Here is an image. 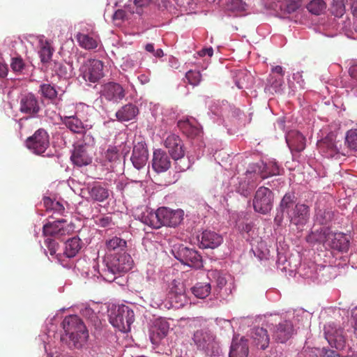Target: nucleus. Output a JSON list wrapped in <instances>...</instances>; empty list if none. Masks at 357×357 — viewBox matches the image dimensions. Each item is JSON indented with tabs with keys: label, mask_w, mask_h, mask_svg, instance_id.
<instances>
[{
	"label": "nucleus",
	"mask_w": 357,
	"mask_h": 357,
	"mask_svg": "<svg viewBox=\"0 0 357 357\" xmlns=\"http://www.w3.org/2000/svg\"><path fill=\"white\" fill-rule=\"evenodd\" d=\"M132 263L133 261L130 255L125 252L116 254L112 256L106 263V268L100 274L105 280L112 282L116 279L117 275H121L130 271Z\"/></svg>",
	"instance_id": "nucleus-1"
},
{
	"label": "nucleus",
	"mask_w": 357,
	"mask_h": 357,
	"mask_svg": "<svg viewBox=\"0 0 357 357\" xmlns=\"http://www.w3.org/2000/svg\"><path fill=\"white\" fill-rule=\"evenodd\" d=\"M192 340L197 350L203 351L207 356L219 354L220 346L216 337L206 327L196 330L193 333Z\"/></svg>",
	"instance_id": "nucleus-2"
},
{
	"label": "nucleus",
	"mask_w": 357,
	"mask_h": 357,
	"mask_svg": "<svg viewBox=\"0 0 357 357\" xmlns=\"http://www.w3.org/2000/svg\"><path fill=\"white\" fill-rule=\"evenodd\" d=\"M66 334L74 342L86 340L88 331L82 320L77 315L66 317L62 322Z\"/></svg>",
	"instance_id": "nucleus-3"
},
{
	"label": "nucleus",
	"mask_w": 357,
	"mask_h": 357,
	"mask_svg": "<svg viewBox=\"0 0 357 357\" xmlns=\"http://www.w3.org/2000/svg\"><path fill=\"white\" fill-rule=\"evenodd\" d=\"M104 64L98 59H88L79 68L80 76L89 84L98 82L104 77Z\"/></svg>",
	"instance_id": "nucleus-4"
},
{
	"label": "nucleus",
	"mask_w": 357,
	"mask_h": 357,
	"mask_svg": "<svg viewBox=\"0 0 357 357\" xmlns=\"http://www.w3.org/2000/svg\"><path fill=\"white\" fill-rule=\"evenodd\" d=\"M134 320V312L124 305L118 306L109 315V322L121 331H128Z\"/></svg>",
	"instance_id": "nucleus-5"
},
{
	"label": "nucleus",
	"mask_w": 357,
	"mask_h": 357,
	"mask_svg": "<svg viewBox=\"0 0 357 357\" xmlns=\"http://www.w3.org/2000/svg\"><path fill=\"white\" fill-rule=\"evenodd\" d=\"M50 145L47 132L44 128H39L26 140V147L37 155L43 153Z\"/></svg>",
	"instance_id": "nucleus-6"
},
{
	"label": "nucleus",
	"mask_w": 357,
	"mask_h": 357,
	"mask_svg": "<svg viewBox=\"0 0 357 357\" xmlns=\"http://www.w3.org/2000/svg\"><path fill=\"white\" fill-rule=\"evenodd\" d=\"M273 202V192L268 188L260 187L256 191L253 199L254 209L261 214H266L271 211Z\"/></svg>",
	"instance_id": "nucleus-7"
},
{
	"label": "nucleus",
	"mask_w": 357,
	"mask_h": 357,
	"mask_svg": "<svg viewBox=\"0 0 357 357\" xmlns=\"http://www.w3.org/2000/svg\"><path fill=\"white\" fill-rule=\"evenodd\" d=\"M319 149L328 158H339L348 155V150L342 147V142L336 141L333 135H328L318 144Z\"/></svg>",
	"instance_id": "nucleus-8"
},
{
	"label": "nucleus",
	"mask_w": 357,
	"mask_h": 357,
	"mask_svg": "<svg viewBox=\"0 0 357 357\" xmlns=\"http://www.w3.org/2000/svg\"><path fill=\"white\" fill-rule=\"evenodd\" d=\"M324 336L331 347L342 349L345 346L343 329L334 323H328L324 326Z\"/></svg>",
	"instance_id": "nucleus-9"
},
{
	"label": "nucleus",
	"mask_w": 357,
	"mask_h": 357,
	"mask_svg": "<svg viewBox=\"0 0 357 357\" xmlns=\"http://www.w3.org/2000/svg\"><path fill=\"white\" fill-rule=\"evenodd\" d=\"M73 231V226L67 223L66 220L59 219L52 222H48L43 226V234L45 236H55L61 238L68 235Z\"/></svg>",
	"instance_id": "nucleus-10"
},
{
	"label": "nucleus",
	"mask_w": 357,
	"mask_h": 357,
	"mask_svg": "<svg viewBox=\"0 0 357 357\" xmlns=\"http://www.w3.org/2000/svg\"><path fill=\"white\" fill-rule=\"evenodd\" d=\"M182 264L199 269L203 266L202 256L195 250L181 246L175 255Z\"/></svg>",
	"instance_id": "nucleus-11"
},
{
	"label": "nucleus",
	"mask_w": 357,
	"mask_h": 357,
	"mask_svg": "<svg viewBox=\"0 0 357 357\" xmlns=\"http://www.w3.org/2000/svg\"><path fill=\"white\" fill-rule=\"evenodd\" d=\"M19 102V111L22 114L34 116L40 111L38 98L33 93L29 92L22 94Z\"/></svg>",
	"instance_id": "nucleus-12"
},
{
	"label": "nucleus",
	"mask_w": 357,
	"mask_h": 357,
	"mask_svg": "<svg viewBox=\"0 0 357 357\" xmlns=\"http://www.w3.org/2000/svg\"><path fill=\"white\" fill-rule=\"evenodd\" d=\"M100 96L107 101L119 102L126 96L124 88L119 83L109 82L101 86Z\"/></svg>",
	"instance_id": "nucleus-13"
},
{
	"label": "nucleus",
	"mask_w": 357,
	"mask_h": 357,
	"mask_svg": "<svg viewBox=\"0 0 357 357\" xmlns=\"http://www.w3.org/2000/svg\"><path fill=\"white\" fill-rule=\"evenodd\" d=\"M287 214L291 223L302 229L309 221L310 208L306 204H297L290 211H287Z\"/></svg>",
	"instance_id": "nucleus-14"
},
{
	"label": "nucleus",
	"mask_w": 357,
	"mask_h": 357,
	"mask_svg": "<svg viewBox=\"0 0 357 357\" xmlns=\"http://www.w3.org/2000/svg\"><path fill=\"white\" fill-rule=\"evenodd\" d=\"M273 339L278 343H285L293 335L294 328L291 321L282 320L273 328H270Z\"/></svg>",
	"instance_id": "nucleus-15"
},
{
	"label": "nucleus",
	"mask_w": 357,
	"mask_h": 357,
	"mask_svg": "<svg viewBox=\"0 0 357 357\" xmlns=\"http://www.w3.org/2000/svg\"><path fill=\"white\" fill-rule=\"evenodd\" d=\"M183 213L181 210H172L166 207L158 208V218L162 226L176 227L183 220Z\"/></svg>",
	"instance_id": "nucleus-16"
},
{
	"label": "nucleus",
	"mask_w": 357,
	"mask_h": 357,
	"mask_svg": "<svg viewBox=\"0 0 357 357\" xmlns=\"http://www.w3.org/2000/svg\"><path fill=\"white\" fill-rule=\"evenodd\" d=\"M349 236L342 232H333L330 230L326 239V247L342 252L349 250Z\"/></svg>",
	"instance_id": "nucleus-17"
},
{
	"label": "nucleus",
	"mask_w": 357,
	"mask_h": 357,
	"mask_svg": "<svg viewBox=\"0 0 357 357\" xmlns=\"http://www.w3.org/2000/svg\"><path fill=\"white\" fill-rule=\"evenodd\" d=\"M164 144L174 160L181 159L184 156L183 144L178 135H169L165 140Z\"/></svg>",
	"instance_id": "nucleus-18"
},
{
	"label": "nucleus",
	"mask_w": 357,
	"mask_h": 357,
	"mask_svg": "<svg viewBox=\"0 0 357 357\" xmlns=\"http://www.w3.org/2000/svg\"><path fill=\"white\" fill-rule=\"evenodd\" d=\"M148 158L149 153L146 144L142 142L135 144L130 158L133 166L137 169H141L146 165Z\"/></svg>",
	"instance_id": "nucleus-19"
},
{
	"label": "nucleus",
	"mask_w": 357,
	"mask_h": 357,
	"mask_svg": "<svg viewBox=\"0 0 357 357\" xmlns=\"http://www.w3.org/2000/svg\"><path fill=\"white\" fill-rule=\"evenodd\" d=\"M249 354L248 339L244 336L233 337L229 357H248Z\"/></svg>",
	"instance_id": "nucleus-20"
},
{
	"label": "nucleus",
	"mask_w": 357,
	"mask_h": 357,
	"mask_svg": "<svg viewBox=\"0 0 357 357\" xmlns=\"http://www.w3.org/2000/svg\"><path fill=\"white\" fill-rule=\"evenodd\" d=\"M60 119L62 124L74 134L85 135L86 131L90 129L77 116H61Z\"/></svg>",
	"instance_id": "nucleus-21"
},
{
	"label": "nucleus",
	"mask_w": 357,
	"mask_h": 357,
	"mask_svg": "<svg viewBox=\"0 0 357 357\" xmlns=\"http://www.w3.org/2000/svg\"><path fill=\"white\" fill-rule=\"evenodd\" d=\"M171 167V160L167 153L162 149L153 151L152 167L158 173L164 172Z\"/></svg>",
	"instance_id": "nucleus-22"
},
{
	"label": "nucleus",
	"mask_w": 357,
	"mask_h": 357,
	"mask_svg": "<svg viewBox=\"0 0 357 357\" xmlns=\"http://www.w3.org/2000/svg\"><path fill=\"white\" fill-rule=\"evenodd\" d=\"M257 176L256 169L252 171L248 170L245 177L241 178L239 181L238 186L236 188L237 192L244 197H248L255 186Z\"/></svg>",
	"instance_id": "nucleus-23"
},
{
	"label": "nucleus",
	"mask_w": 357,
	"mask_h": 357,
	"mask_svg": "<svg viewBox=\"0 0 357 357\" xmlns=\"http://www.w3.org/2000/svg\"><path fill=\"white\" fill-rule=\"evenodd\" d=\"M286 142L292 152H301L305 148V139L297 130H291L286 135Z\"/></svg>",
	"instance_id": "nucleus-24"
},
{
	"label": "nucleus",
	"mask_w": 357,
	"mask_h": 357,
	"mask_svg": "<svg viewBox=\"0 0 357 357\" xmlns=\"http://www.w3.org/2000/svg\"><path fill=\"white\" fill-rule=\"evenodd\" d=\"M251 337L258 348L265 350L269 345L270 337L268 331L263 327H255L252 330Z\"/></svg>",
	"instance_id": "nucleus-25"
},
{
	"label": "nucleus",
	"mask_w": 357,
	"mask_h": 357,
	"mask_svg": "<svg viewBox=\"0 0 357 357\" xmlns=\"http://www.w3.org/2000/svg\"><path fill=\"white\" fill-rule=\"evenodd\" d=\"M222 237L220 234L206 230L202 234L201 248L214 249L218 247L222 243Z\"/></svg>",
	"instance_id": "nucleus-26"
},
{
	"label": "nucleus",
	"mask_w": 357,
	"mask_h": 357,
	"mask_svg": "<svg viewBox=\"0 0 357 357\" xmlns=\"http://www.w3.org/2000/svg\"><path fill=\"white\" fill-rule=\"evenodd\" d=\"M178 126L184 134L191 138L199 137L202 133L201 126L197 122L193 123L189 119L179 121Z\"/></svg>",
	"instance_id": "nucleus-27"
},
{
	"label": "nucleus",
	"mask_w": 357,
	"mask_h": 357,
	"mask_svg": "<svg viewBox=\"0 0 357 357\" xmlns=\"http://www.w3.org/2000/svg\"><path fill=\"white\" fill-rule=\"evenodd\" d=\"M70 160L73 163L78 167H82L90 164L92 161L91 157L89 156L86 149L82 146H75Z\"/></svg>",
	"instance_id": "nucleus-28"
},
{
	"label": "nucleus",
	"mask_w": 357,
	"mask_h": 357,
	"mask_svg": "<svg viewBox=\"0 0 357 357\" xmlns=\"http://www.w3.org/2000/svg\"><path fill=\"white\" fill-rule=\"evenodd\" d=\"M138 112V108L135 105L130 103L121 107L116 112V116L120 121H128L133 119Z\"/></svg>",
	"instance_id": "nucleus-29"
},
{
	"label": "nucleus",
	"mask_w": 357,
	"mask_h": 357,
	"mask_svg": "<svg viewBox=\"0 0 357 357\" xmlns=\"http://www.w3.org/2000/svg\"><path fill=\"white\" fill-rule=\"evenodd\" d=\"M88 189L89 197L94 202H104L109 196V190L98 184L89 187Z\"/></svg>",
	"instance_id": "nucleus-30"
},
{
	"label": "nucleus",
	"mask_w": 357,
	"mask_h": 357,
	"mask_svg": "<svg viewBox=\"0 0 357 357\" xmlns=\"http://www.w3.org/2000/svg\"><path fill=\"white\" fill-rule=\"evenodd\" d=\"M76 39L79 45L88 50L96 49L99 43L98 37H93L89 34L78 33Z\"/></svg>",
	"instance_id": "nucleus-31"
},
{
	"label": "nucleus",
	"mask_w": 357,
	"mask_h": 357,
	"mask_svg": "<svg viewBox=\"0 0 357 357\" xmlns=\"http://www.w3.org/2000/svg\"><path fill=\"white\" fill-rule=\"evenodd\" d=\"M82 248V241L78 237H73L65 243L63 255L68 258L76 256Z\"/></svg>",
	"instance_id": "nucleus-32"
},
{
	"label": "nucleus",
	"mask_w": 357,
	"mask_h": 357,
	"mask_svg": "<svg viewBox=\"0 0 357 357\" xmlns=\"http://www.w3.org/2000/svg\"><path fill=\"white\" fill-rule=\"evenodd\" d=\"M140 220L144 225L152 228L158 229L161 227V223H160L158 218V209L155 212L146 210L142 213Z\"/></svg>",
	"instance_id": "nucleus-33"
},
{
	"label": "nucleus",
	"mask_w": 357,
	"mask_h": 357,
	"mask_svg": "<svg viewBox=\"0 0 357 357\" xmlns=\"http://www.w3.org/2000/svg\"><path fill=\"white\" fill-rule=\"evenodd\" d=\"M284 79L281 75L270 74L267 79L265 90L271 93H279L283 84Z\"/></svg>",
	"instance_id": "nucleus-34"
},
{
	"label": "nucleus",
	"mask_w": 357,
	"mask_h": 357,
	"mask_svg": "<svg viewBox=\"0 0 357 357\" xmlns=\"http://www.w3.org/2000/svg\"><path fill=\"white\" fill-rule=\"evenodd\" d=\"M330 229L328 228L321 229L312 231L307 236V241L311 243H323L326 246V239H327L328 234Z\"/></svg>",
	"instance_id": "nucleus-35"
},
{
	"label": "nucleus",
	"mask_w": 357,
	"mask_h": 357,
	"mask_svg": "<svg viewBox=\"0 0 357 357\" xmlns=\"http://www.w3.org/2000/svg\"><path fill=\"white\" fill-rule=\"evenodd\" d=\"M333 211L328 208H318L316 210V220L320 225H327L332 221Z\"/></svg>",
	"instance_id": "nucleus-36"
},
{
	"label": "nucleus",
	"mask_w": 357,
	"mask_h": 357,
	"mask_svg": "<svg viewBox=\"0 0 357 357\" xmlns=\"http://www.w3.org/2000/svg\"><path fill=\"white\" fill-rule=\"evenodd\" d=\"M126 244L127 243L124 239L116 236L106 241V247L109 251H124Z\"/></svg>",
	"instance_id": "nucleus-37"
},
{
	"label": "nucleus",
	"mask_w": 357,
	"mask_h": 357,
	"mask_svg": "<svg viewBox=\"0 0 357 357\" xmlns=\"http://www.w3.org/2000/svg\"><path fill=\"white\" fill-rule=\"evenodd\" d=\"M211 287L210 283H197L192 288V294L199 298H205L211 292Z\"/></svg>",
	"instance_id": "nucleus-38"
},
{
	"label": "nucleus",
	"mask_w": 357,
	"mask_h": 357,
	"mask_svg": "<svg viewBox=\"0 0 357 357\" xmlns=\"http://www.w3.org/2000/svg\"><path fill=\"white\" fill-rule=\"evenodd\" d=\"M296 202V197L294 192H287L282 197L280 208L282 212L290 211V208L293 207Z\"/></svg>",
	"instance_id": "nucleus-39"
},
{
	"label": "nucleus",
	"mask_w": 357,
	"mask_h": 357,
	"mask_svg": "<svg viewBox=\"0 0 357 357\" xmlns=\"http://www.w3.org/2000/svg\"><path fill=\"white\" fill-rule=\"evenodd\" d=\"M280 170L276 162H269L268 164L264 165L263 169L259 172L258 174L262 179L267 178L269 176L279 174Z\"/></svg>",
	"instance_id": "nucleus-40"
},
{
	"label": "nucleus",
	"mask_w": 357,
	"mask_h": 357,
	"mask_svg": "<svg viewBox=\"0 0 357 357\" xmlns=\"http://www.w3.org/2000/svg\"><path fill=\"white\" fill-rule=\"evenodd\" d=\"M326 5L323 0H312L307 6L311 13L319 15L326 9Z\"/></svg>",
	"instance_id": "nucleus-41"
},
{
	"label": "nucleus",
	"mask_w": 357,
	"mask_h": 357,
	"mask_svg": "<svg viewBox=\"0 0 357 357\" xmlns=\"http://www.w3.org/2000/svg\"><path fill=\"white\" fill-rule=\"evenodd\" d=\"M345 142L347 144L346 148L348 151H357V130H350L347 132L345 137Z\"/></svg>",
	"instance_id": "nucleus-42"
},
{
	"label": "nucleus",
	"mask_w": 357,
	"mask_h": 357,
	"mask_svg": "<svg viewBox=\"0 0 357 357\" xmlns=\"http://www.w3.org/2000/svg\"><path fill=\"white\" fill-rule=\"evenodd\" d=\"M39 92L45 98L53 100L57 96V91L54 86L50 84H43L40 86Z\"/></svg>",
	"instance_id": "nucleus-43"
},
{
	"label": "nucleus",
	"mask_w": 357,
	"mask_h": 357,
	"mask_svg": "<svg viewBox=\"0 0 357 357\" xmlns=\"http://www.w3.org/2000/svg\"><path fill=\"white\" fill-rule=\"evenodd\" d=\"M155 328L158 337L162 339L169 331V324L165 320H160L155 324Z\"/></svg>",
	"instance_id": "nucleus-44"
},
{
	"label": "nucleus",
	"mask_w": 357,
	"mask_h": 357,
	"mask_svg": "<svg viewBox=\"0 0 357 357\" xmlns=\"http://www.w3.org/2000/svg\"><path fill=\"white\" fill-rule=\"evenodd\" d=\"M185 78L190 84L197 86L202 79V75L199 71L189 70L185 74Z\"/></svg>",
	"instance_id": "nucleus-45"
},
{
	"label": "nucleus",
	"mask_w": 357,
	"mask_h": 357,
	"mask_svg": "<svg viewBox=\"0 0 357 357\" xmlns=\"http://www.w3.org/2000/svg\"><path fill=\"white\" fill-rule=\"evenodd\" d=\"M105 158L109 162H114L119 160V153L116 146H110L105 152Z\"/></svg>",
	"instance_id": "nucleus-46"
},
{
	"label": "nucleus",
	"mask_w": 357,
	"mask_h": 357,
	"mask_svg": "<svg viewBox=\"0 0 357 357\" xmlns=\"http://www.w3.org/2000/svg\"><path fill=\"white\" fill-rule=\"evenodd\" d=\"M39 54L41 59V61L47 62L49 60H50L52 57V50L50 46L47 43L41 47Z\"/></svg>",
	"instance_id": "nucleus-47"
},
{
	"label": "nucleus",
	"mask_w": 357,
	"mask_h": 357,
	"mask_svg": "<svg viewBox=\"0 0 357 357\" xmlns=\"http://www.w3.org/2000/svg\"><path fill=\"white\" fill-rule=\"evenodd\" d=\"M208 277L211 279V278L216 280V283L220 288H222L227 283V281L224 277H222L219 271H212L208 273Z\"/></svg>",
	"instance_id": "nucleus-48"
},
{
	"label": "nucleus",
	"mask_w": 357,
	"mask_h": 357,
	"mask_svg": "<svg viewBox=\"0 0 357 357\" xmlns=\"http://www.w3.org/2000/svg\"><path fill=\"white\" fill-rule=\"evenodd\" d=\"M10 67L15 72H20L24 67V63L21 57H13L10 63Z\"/></svg>",
	"instance_id": "nucleus-49"
},
{
	"label": "nucleus",
	"mask_w": 357,
	"mask_h": 357,
	"mask_svg": "<svg viewBox=\"0 0 357 357\" xmlns=\"http://www.w3.org/2000/svg\"><path fill=\"white\" fill-rule=\"evenodd\" d=\"M45 245L47 248L51 255H54L56 253L59 244L55 240L47 238L45 240Z\"/></svg>",
	"instance_id": "nucleus-50"
},
{
	"label": "nucleus",
	"mask_w": 357,
	"mask_h": 357,
	"mask_svg": "<svg viewBox=\"0 0 357 357\" xmlns=\"http://www.w3.org/2000/svg\"><path fill=\"white\" fill-rule=\"evenodd\" d=\"M44 203L45 205H48L50 203L52 204V209L60 214H62L65 210L64 206L60 202H54L50 198H45Z\"/></svg>",
	"instance_id": "nucleus-51"
},
{
	"label": "nucleus",
	"mask_w": 357,
	"mask_h": 357,
	"mask_svg": "<svg viewBox=\"0 0 357 357\" xmlns=\"http://www.w3.org/2000/svg\"><path fill=\"white\" fill-rule=\"evenodd\" d=\"M301 1L298 0H293L288 2L285 6L284 10L289 14L295 12L300 7Z\"/></svg>",
	"instance_id": "nucleus-52"
},
{
	"label": "nucleus",
	"mask_w": 357,
	"mask_h": 357,
	"mask_svg": "<svg viewBox=\"0 0 357 357\" xmlns=\"http://www.w3.org/2000/svg\"><path fill=\"white\" fill-rule=\"evenodd\" d=\"M231 8L242 10L245 9V3L243 0H231Z\"/></svg>",
	"instance_id": "nucleus-53"
},
{
	"label": "nucleus",
	"mask_w": 357,
	"mask_h": 357,
	"mask_svg": "<svg viewBox=\"0 0 357 357\" xmlns=\"http://www.w3.org/2000/svg\"><path fill=\"white\" fill-rule=\"evenodd\" d=\"M112 218L110 217H101L97 220V224L100 227H105L110 225Z\"/></svg>",
	"instance_id": "nucleus-54"
},
{
	"label": "nucleus",
	"mask_w": 357,
	"mask_h": 357,
	"mask_svg": "<svg viewBox=\"0 0 357 357\" xmlns=\"http://www.w3.org/2000/svg\"><path fill=\"white\" fill-rule=\"evenodd\" d=\"M126 11L121 9L117 10L114 15H113V20H123L126 17Z\"/></svg>",
	"instance_id": "nucleus-55"
},
{
	"label": "nucleus",
	"mask_w": 357,
	"mask_h": 357,
	"mask_svg": "<svg viewBox=\"0 0 357 357\" xmlns=\"http://www.w3.org/2000/svg\"><path fill=\"white\" fill-rule=\"evenodd\" d=\"M351 318L354 321V333L357 336V306L351 310Z\"/></svg>",
	"instance_id": "nucleus-56"
},
{
	"label": "nucleus",
	"mask_w": 357,
	"mask_h": 357,
	"mask_svg": "<svg viewBox=\"0 0 357 357\" xmlns=\"http://www.w3.org/2000/svg\"><path fill=\"white\" fill-rule=\"evenodd\" d=\"M271 74L275 75H281L282 78H283L284 73L282 66H276L272 68Z\"/></svg>",
	"instance_id": "nucleus-57"
},
{
	"label": "nucleus",
	"mask_w": 357,
	"mask_h": 357,
	"mask_svg": "<svg viewBox=\"0 0 357 357\" xmlns=\"http://www.w3.org/2000/svg\"><path fill=\"white\" fill-rule=\"evenodd\" d=\"M198 54H199V55L200 56H204L206 55H208L209 56H212L213 54V50L211 47H207V48H204L202 50H200L198 52Z\"/></svg>",
	"instance_id": "nucleus-58"
},
{
	"label": "nucleus",
	"mask_w": 357,
	"mask_h": 357,
	"mask_svg": "<svg viewBox=\"0 0 357 357\" xmlns=\"http://www.w3.org/2000/svg\"><path fill=\"white\" fill-rule=\"evenodd\" d=\"M158 0H133L134 3L139 7L149 5L151 2H155Z\"/></svg>",
	"instance_id": "nucleus-59"
},
{
	"label": "nucleus",
	"mask_w": 357,
	"mask_h": 357,
	"mask_svg": "<svg viewBox=\"0 0 357 357\" xmlns=\"http://www.w3.org/2000/svg\"><path fill=\"white\" fill-rule=\"evenodd\" d=\"M350 76L357 81V64L352 65L349 69Z\"/></svg>",
	"instance_id": "nucleus-60"
},
{
	"label": "nucleus",
	"mask_w": 357,
	"mask_h": 357,
	"mask_svg": "<svg viewBox=\"0 0 357 357\" xmlns=\"http://www.w3.org/2000/svg\"><path fill=\"white\" fill-rule=\"evenodd\" d=\"M324 354L323 357H340L339 354L335 351L324 349Z\"/></svg>",
	"instance_id": "nucleus-61"
},
{
	"label": "nucleus",
	"mask_w": 357,
	"mask_h": 357,
	"mask_svg": "<svg viewBox=\"0 0 357 357\" xmlns=\"http://www.w3.org/2000/svg\"><path fill=\"white\" fill-rule=\"evenodd\" d=\"M8 69L6 66L0 63V77H4L7 75Z\"/></svg>",
	"instance_id": "nucleus-62"
},
{
	"label": "nucleus",
	"mask_w": 357,
	"mask_h": 357,
	"mask_svg": "<svg viewBox=\"0 0 357 357\" xmlns=\"http://www.w3.org/2000/svg\"><path fill=\"white\" fill-rule=\"evenodd\" d=\"M252 227V226L249 223L243 224L242 225L241 230L246 233H249L251 231Z\"/></svg>",
	"instance_id": "nucleus-63"
},
{
	"label": "nucleus",
	"mask_w": 357,
	"mask_h": 357,
	"mask_svg": "<svg viewBox=\"0 0 357 357\" xmlns=\"http://www.w3.org/2000/svg\"><path fill=\"white\" fill-rule=\"evenodd\" d=\"M354 16L357 17V0L353 1V6L351 8Z\"/></svg>",
	"instance_id": "nucleus-64"
}]
</instances>
